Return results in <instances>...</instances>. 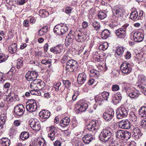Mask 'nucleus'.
<instances>
[{"label": "nucleus", "mask_w": 146, "mask_h": 146, "mask_svg": "<svg viewBox=\"0 0 146 146\" xmlns=\"http://www.w3.org/2000/svg\"><path fill=\"white\" fill-rule=\"evenodd\" d=\"M112 134L110 130L107 128L104 129L99 135L100 140L106 142L109 141H111Z\"/></svg>", "instance_id": "nucleus-1"}, {"label": "nucleus", "mask_w": 146, "mask_h": 146, "mask_svg": "<svg viewBox=\"0 0 146 146\" xmlns=\"http://www.w3.org/2000/svg\"><path fill=\"white\" fill-rule=\"evenodd\" d=\"M89 103L87 101L80 100L76 105V111L77 113L85 111L88 107Z\"/></svg>", "instance_id": "nucleus-2"}, {"label": "nucleus", "mask_w": 146, "mask_h": 146, "mask_svg": "<svg viewBox=\"0 0 146 146\" xmlns=\"http://www.w3.org/2000/svg\"><path fill=\"white\" fill-rule=\"evenodd\" d=\"M129 24L126 23L124 24L121 28L116 30L115 34L118 38H123L126 36V31L129 28Z\"/></svg>", "instance_id": "nucleus-3"}, {"label": "nucleus", "mask_w": 146, "mask_h": 146, "mask_svg": "<svg viewBox=\"0 0 146 146\" xmlns=\"http://www.w3.org/2000/svg\"><path fill=\"white\" fill-rule=\"evenodd\" d=\"M45 84L43 81L40 79L33 81L31 84L30 87L31 89L38 90V89L41 90L45 86Z\"/></svg>", "instance_id": "nucleus-4"}, {"label": "nucleus", "mask_w": 146, "mask_h": 146, "mask_svg": "<svg viewBox=\"0 0 146 146\" xmlns=\"http://www.w3.org/2000/svg\"><path fill=\"white\" fill-rule=\"evenodd\" d=\"M101 122L94 120L91 121L87 126V128L90 131L96 133V130L99 129Z\"/></svg>", "instance_id": "nucleus-5"}, {"label": "nucleus", "mask_w": 146, "mask_h": 146, "mask_svg": "<svg viewBox=\"0 0 146 146\" xmlns=\"http://www.w3.org/2000/svg\"><path fill=\"white\" fill-rule=\"evenodd\" d=\"M78 64L76 61L71 59L67 62L65 69L67 72H72L77 67Z\"/></svg>", "instance_id": "nucleus-6"}, {"label": "nucleus", "mask_w": 146, "mask_h": 146, "mask_svg": "<svg viewBox=\"0 0 146 146\" xmlns=\"http://www.w3.org/2000/svg\"><path fill=\"white\" fill-rule=\"evenodd\" d=\"M26 106L27 110L29 112L35 111L37 108L36 103L35 101L33 99L28 100Z\"/></svg>", "instance_id": "nucleus-7"}, {"label": "nucleus", "mask_w": 146, "mask_h": 146, "mask_svg": "<svg viewBox=\"0 0 146 146\" xmlns=\"http://www.w3.org/2000/svg\"><path fill=\"white\" fill-rule=\"evenodd\" d=\"M127 94L131 98L136 99L139 95V92L133 88H125Z\"/></svg>", "instance_id": "nucleus-8"}, {"label": "nucleus", "mask_w": 146, "mask_h": 146, "mask_svg": "<svg viewBox=\"0 0 146 146\" xmlns=\"http://www.w3.org/2000/svg\"><path fill=\"white\" fill-rule=\"evenodd\" d=\"M132 67L131 64L126 62H124L121 65L120 69L123 73L127 74L131 72Z\"/></svg>", "instance_id": "nucleus-9"}, {"label": "nucleus", "mask_w": 146, "mask_h": 146, "mask_svg": "<svg viewBox=\"0 0 146 146\" xmlns=\"http://www.w3.org/2000/svg\"><path fill=\"white\" fill-rule=\"evenodd\" d=\"M116 113L117 118L121 119L127 116L128 111L125 108L119 107L117 110Z\"/></svg>", "instance_id": "nucleus-10"}, {"label": "nucleus", "mask_w": 146, "mask_h": 146, "mask_svg": "<svg viewBox=\"0 0 146 146\" xmlns=\"http://www.w3.org/2000/svg\"><path fill=\"white\" fill-rule=\"evenodd\" d=\"M114 113V112L113 109H109L103 113V117L106 121H110L113 117Z\"/></svg>", "instance_id": "nucleus-11"}, {"label": "nucleus", "mask_w": 146, "mask_h": 146, "mask_svg": "<svg viewBox=\"0 0 146 146\" xmlns=\"http://www.w3.org/2000/svg\"><path fill=\"white\" fill-rule=\"evenodd\" d=\"M25 110V108L23 105L19 104L14 107V111L16 115L20 116L23 114Z\"/></svg>", "instance_id": "nucleus-12"}, {"label": "nucleus", "mask_w": 146, "mask_h": 146, "mask_svg": "<svg viewBox=\"0 0 146 146\" xmlns=\"http://www.w3.org/2000/svg\"><path fill=\"white\" fill-rule=\"evenodd\" d=\"M132 12L130 15L131 19L134 21L141 19L143 14V11L141 10H136Z\"/></svg>", "instance_id": "nucleus-13"}, {"label": "nucleus", "mask_w": 146, "mask_h": 146, "mask_svg": "<svg viewBox=\"0 0 146 146\" xmlns=\"http://www.w3.org/2000/svg\"><path fill=\"white\" fill-rule=\"evenodd\" d=\"M86 32L87 33L85 34L83 33L79 32L76 37L75 40L76 41L78 42H82L85 40L87 38L86 37V35L87 37H88L90 34V31H87Z\"/></svg>", "instance_id": "nucleus-14"}, {"label": "nucleus", "mask_w": 146, "mask_h": 146, "mask_svg": "<svg viewBox=\"0 0 146 146\" xmlns=\"http://www.w3.org/2000/svg\"><path fill=\"white\" fill-rule=\"evenodd\" d=\"M38 76L37 72L35 71H29L25 75L26 79L28 81L36 80V79Z\"/></svg>", "instance_id": "nucleus-15"}, {"label": "nucleus", "mask_w": 146, "mask_h": 146, "mask_svg": "<svg viewBox=\"0 0 146 146\" xmlns=\"http://www.w3.org/2000/svg\"><path fill=\"white\" fill-rule=\"evenodd\" d=\"M29 124L33 130L35 131H39L40 128V125L37 120L31 119L29 121Z\"/></svg>", "instance_id": "nucleus-16"}, {"label": "nucleus", "mask_w": 146, "mask_h": 146, "mask_svg": "<svg viewBox=\"0 0 146 146\" xmlns=\"http://www.w3.org/2000/svg\"><path fill=\"white\" fill-rule=\"evenodd\" d=\"M144 35L141 32L137 31L133 33V38L135 42H140L142 41L144 38Z\"/></svg>", "instance_id": "nucleus-17"}, {"label": "nucleus", "mask_w": 146, "mask_h": 146, "mask_svg": "<svg viewBox=\"0 0 146 146\" xmlns=\"http://www.w3.org/2000/svg\"><path fill=\"white\" fill-rule=\"evenodd\" d=\"M119 127L123 129H129L131 126V124L128 119L123 120L119 123Z\"/></svg>", "instance_id": "nucleus-18"}, {"label": "nucleus", "mask_w": 146, "mask_h": 146, "mask_svg": "<svg viewBox=\"0 0 146 146\" xmlns=\"http://www.w3.org/2000/svg\"><path fill=\"white\" fill-rule=\"evenodd\" d=\"M129 119L132 121L135 125L137 126L139 123V121L136 113L133 111H131L129 114Z\"/></svg>", "instance_id": "nucleus-19"}, {"label": "nucleus", "mask_w": 146, "mask_h": 146, "mask_svg": "<svg viewBox=\"0 0 146 146\" xmlns=\"http://www.w3.org/2000/svg\"><path fill=\"white\" fill-rule=\"evenodd\" d=\"M122 98V94L120 92H117L116 94L112 95L111 100L112 102L114 104H118Z\"/></svg>", "instance_id": "nucleus-20"}, {"label": "nucleus", "mask_w": 146, "mask_h": 146, "mask_svg": "<svg viewBox=\"0 0 146 146\" xmlns=\"http://www.w3.org/2000/svg\"><path fill=\"white\" fill-rule=\"evenodd\" d=\"M87 79L86 74L84 72L80 73L78 75L77 81L78 83L80 84H82L84 83Z\"/></svg>", "instance_id": "nucleus-21"}, {"label": "nucleus", "mask_w": 146, "mask_h": 146, "mask_svg": "<svg viewBox=\"0 0 146 146\" xmlns=\"http://www.w3.org/2000/svg\"><path fill=\"white\" fill-rule=\"evenodd\" d=\"M50 112L48 110H42L39 113V115L40 117L43 119L48 118L50 116Z\"/></svg>", "instance_id": "nucleus-22"}, {"label": "nucleus", "mask_w": 146, "mask_h": 146, "mask_svg": "<svg viewBox=\"0 0 146 146\" xmlns=\"http://www.w3.org/2000/svg\"><path fill=\"white\" fill-rule=\"evenodd\" d=\"M95 138L94 135L90 133L87 134L84 136L83 140L86 144L89 143Z\"/></svg>", "instance_id": "nucleus-23"}, {"label": "nucleus", "mask_w": 146, "mask_h": 146, "mask_svg": "<svg viewBox=\"0 0 146 146\" xmlns=\"http://www.w3.org/2000/svg\"><path fill=\"white\" fill-rule=\"evenodd\" d=\"M63 47L61 44L56 46L55 47H52L50 49L51 52L55 54L60 53L63 51Z\"/></svg>", "instance_id": "nucleus-24"}, {"label": "nucleus", "mask_w": 146, "mask_h": 146, "mask_svg": "<svg viewBox=\"0 0 146 146\" xmlns=\"http://www.w3.org/2000/svg\"><path fill=\"white\" fill-rule=\"evenodd\" d=\"M70 122V119L68 117H66L60 121V124L61 127H64L68 126Z\"/></svg>", "instance_id": "nucleus-25"}, {"label": "nucleus", "mask_w": 146, "mask_h": 146, "mask_svg": "<svg viewBox=\"0 0 146 146\" xmlns=\"http://www.w3.org/2000/svg\"><path fill=\"white\" fill-rule=\"evenodd\" d=\"M10 143V140L7 137L3 138L0 139V146H9Z\"/></svg>", "instance_id": "nucleus-26"}, {"label": "nucleus", "mask_w": 146, "mask_h": 146, "mask_svg": "<svg viewBox=\"0 0 146 146\" xmlns=\"http://www.w3.org/2000/svg\"><path fill=\"white\" fill-rule=\"evenodd\" d=\"M138 82L144 86L146 85V76L142 74H139L138 76Z\"/></svg>", "instance_id": "nucleus-27"}, {"label": "nucleus", "mask_w": 146, "mask_h": 146, "mask_svg": "<svg viewBox=\"0 0 146 146\" xmlns=\"http://www.w3.org/2000/svg\"><path fill=\"white\" fill-rule=\"evenodd\" d=\"M17 49V45L16 43L11 44L8 47L9 51L12 54L15 53Z\"/></svg>", "instance_id": "nucleus-28"}, {"label": "nucleus", "mask_w": 146, "mask_h": 146, "mask_svg": "<svg viewBox=\"0 0 146 146\" xmlns=\"http://www.w3.org/2000/svg\"><path fill=\"white\" fill-rule=\"evenodd\" d=\"M133 135L136 139H139L141 136L142 133L140 130L138 128H136L133 129Z\"/></svg>", "instance_id": "nucleus-29"}, {"label": "nucleus", "mask_w": 146, "mask_h": 146, "mask_svg": "<svg viewBox=\"0 0 146 146\" xmlns=\"http://www.w3.org/2000/svg\"><path fill=\"white\" fill-rule=\"evenodd\" d=\"M113 16L112 17L117 18L116 17L120 16H122L123 14V12L122 11V10H113Z\"/></svg>", "instance_id": "nucleus-30"}, {"label": "nucleus", "mask_w": 146, "mask_h": 146, "mask_svg": "<svg viewBox=\"0 0 146 146\" xmlns=\"http://www.w3.org/2000/svg\"><path fill=\"white\" fill-rule=\"evenodd\" d=\"M112 17L111 18V23L109 24V26L112 29H113L114 27L117 26L118 24L117 23V18Z\"/></svg>", "instance_id": "nucleus-31"}, {"label": "nucleus", "mask_w": 146, "mask_h": 146, "mask_svg": "<svg viewBox=\"0 0 146 146\" xmlns=\"http://www.w3.org/2000/svg\"><path fill=\"white\" fill-rule=\"evenodd\" d=\"M37 146H45L46 141L43 138H38L36 141Z\"/></svg>", "instance_id": "nucleus-32"}, {"label": "nucleus", "mask_w": 146, "mask_h": 146, "mask_svg": "<svg viewBox=\"0 0 146 146\" xmlns=\"http://www.w3.org/2000/svg\"><path fill=\"white\" fill-rule=\"evenodd\" d=\"M58 133L57 131H54L53 132H50L48 133V137L50 140L53 141L58 136Z\"/></svg>", "instance_id": "nucleus-33"}, {"label": "nucleus", "mask_w": 146, "mask_h": 146, "mask_svg": "<svg viewBox=\"0 0 146 146\" xmlns=\"http://www.w3.org/2000/svg\"><path fill=\"white\" fill-rule=\"evenodd\" d=\"M139 113L140 117H146V107H141L139 111Z\"/></svg>", "instance_id": "nucleus-34"}, {"label": "nucleus", "mask_w": 146, "mask_h": 146, "mask_svg": "<svg viewBox=\"0 0 146 146\" xmlns=\"http://www.w3.org/2000/svg\"><path fill=\"white\" fill-rule=\"evenodd\" d=\"M90 24L96 31H98L100 29V23L96 21H94L90 23Z\"/></svg>", "instance_id": "nucleus-35"}, {"label": "nucleus", "mask_w": 146, "mask_h": 146, "mask_svg": "<svg viewBox=\"0 0 146 146\" xmlns=\"http://www.w3.org/2000/svg\"><path fill=\"white\" fill-rule=\"evenodd\" d=\"M110 34L109 31L107 29L104 30L101 33V36L103 39L107 38L109 36Z\"/></svg>", "instance_id": "nucleus-36"}, {"label": "nucleus", "mask_w": 146, "mask_h": 146, "mask_svg": "<svg viewBox=\"0 0 146 146\" xmlns=\"http://www.w3.org/2000/svg\"><path fill=\"white\" fill-rule=\"evenodd\" d=\"M39 13V15L42 17H46L49 15V12L46 10H40Z\"/></svg>", "instance_id": "nucleus-37"}, {"label": "nucleus", "mask_w": 146, "mask_h": 146, "mask_svg": "<svg viewBox=\"0 0 146 146\" xmlns=\"http://www.w3.org/2000/svg\"><path fill=\"white\" fill-rule=\"evenodd\" d=\"M29 137V134L28 132H23L20 135V138L22 140H25L28 139Z\"/></svg>", "instance_id": "nucleus-38"}, {"label": "nucleus", "mask_w": 146, "mask_h": 146, "mask_svg": "<svg viewBox=\"0 0 146 146\" xmlns=\"http://www.w3.org/2000/svg\"><path fill=\"white\" fill-rule=\"evenodd\" d=\"M122 140H128L131 137V133L127 131H124Z\"/></svg>", "instance_id": "nucleus-39"}, {"label": "nucleus", "mask_w": 146, "mask_h": 146, "mask_svg": "<svg viewBox=\"0 0 146 146\" xmlns=\"http://www.w3.org/2000/svg\"><path fill=\"white\" fill-rule=\"evenodd\" d=\"M60 25H57L55 26L54 29V33H56L57 35H61V32L60 27Z\"/></svg>", "instance_id": "nucleus-40"}, {"label": "nucleus", "mask_w": 146, "mask_h": 146, "mask_svg": "<svg viewBox=\"0 0 146 146\" xmlns=\"http://www.w3.org/2000/svg\"><path fill=\"white\" fill-rule=\"evenodd\" d=\"M124 50V48L122 47H119L117 49L116 51V53L118 56H121L123 54Z\"/></svg>", "instance_id": "nucleus-41"}, {"label": "nucleus", "mask_w": 146, "mask_h": 146, "mask_svg": "<svg viewBox=\"0 0 146 146\" xmlns=\"http://www.w3.org/2000/svg\"><path fill=\"white\" fill-rule=\"evenodd\" d=\"M124 131L121 130H119L117 131L115 135L117 138L120 139H122L123 137V134Z\"/></svg>", "instance_id": "nucleus-42"}, {"label": "nucleus", "mask_w": 146, "mask_h": 146, "mask_svg": "<svg viewBox=\"0 0 146 146\" xmlns=\"http://www.w3.org/2000/svg\"><path fill=\"white\" fill-rule=\"evenodd\" d=\"M60 31L61 32V35H63L65 34L68 30V27L65 25H64L63 24L60 25Z\"/></svg>", "instance_id": "nucleus-43"}, {"label": "nucleus", "mask_w": 146, "mask_h": 146, "mask_svg": "<svg viewBox=\"0 0 146 146\" xmlns=\"http://www.w3.org/2000/svg\"><path fill=\"white\" fill-rule=\"evenodd\" d=\"M70 57L66 54H65L63 56L61 60V62L64 63L65 62H68V60H70Z\"/></svg>", "instance_id": "nucleus-44"}, {"label": "nucleus", "mask_w": 146, "mask_h": 146, "mask_svg": "<svg viewBox=\"0 0 146 146\" xmlns=\"http://www.w3.org/2000/svg\"><path fill=\"white\" fill-rule=\"evenodd\" d=\"M68 38L72 39L73 40L74 39H75L76 37V33L72 31H70L68 34Z\"/></svg>", "instance_id": "nucleus-45"}, {"label": "nucleus", "mask_w": 146, "mask_h": 146, "mask_svg": "<svg viewBox=\"0 0 146 146\" xmlns=\"http://www.w3.org/2000/svg\"><path fill=\"white\" fill-rule=\"evenodd\" d=\"M102 96L104 100H107L109 96V93L107 92H104L101 93Z\"/></svg>", "instance_id": "nucleus-46"}, {"label": "nucleus", "mask_w": 146, "mask_h": 146, "mask_svg": "<svg viewBox=\"0 0 146 146\" xmlns=\"http://www.w3.org/2000/svg\"><path fill=\"white\" fill-rule=\"evenodd\" d=\"M41 63L45 65H48V67H50L51 63L50 59L48 60H43L41 61Z\"/></svg>", "instance_id": "nucleus-47"}, {"label": "nucleus", "mask_w": 146, "mask_h": 146, "mask_svg": "<svg viewBox=\"0 0 146 146\" xmlns=\"http://www.w3.org/2000/svg\"><path fill=\"white\" fill-rule=\"evenodd\" d=\"M98 16L99 18L102 19H104L106 17V14L104 12L101 11L99 13Z\"/></svg>", "instance_id": "nucleus-48"}, {"label": "nucleus", "mask_w": 146, "mask_h": 146, "mask_svg": "<svg viewBox=\"0 0 146 146\" xmlns=\"http://www.w3.org/2000/svg\"><path fill=\"white\" fill-rule=\"evenodd\" d=\"M63 83L65 87L68 88L70 87L71 85V82L69 80H64L63 81Z\"/></svg>", "instance_id": "nucleus-49"}, {"label": "nucleus", "mask_w": 146, "mask_h": 146, "mask_svg": "<svg viewBox=\"0 0 146 146\" xmlns=\"http://www.w3.org/2000/svg\"><path fill=\"white\" fill-rule=\"evenodd\" d=\"M61 83L58 82L56 83H54L53 85V87L55 88V91H59V87L60 86Z\"/></svg>", "instance_id": "nucleus-50"}, {"label": "nucleus", "mask_w": 146, "mask_h": 146, "mask_svg": "<svg viewBox=\"0 0 146 146\" xmlns=\"http://www.w3.org/2000/svg\"><path fill=\"white\" fill-rule=\"evenodd\" d=\"M137 86L142 93L146 96V88L141 84Z\"/></svg>", "instance_id": "nucleus-51"}, {"label": "nucleus", "mask_w": 146, "mask_h": 146, "mask_svg": "<svg viewBox=\"0 0 146 146\" xmlns=\"http://www.w3.org/2000/svg\"><path fill=\"white\" fill-rule=\"evenodd\" d=\"M73 40L72 39L70 38H68V36H67L65 41V45L67 46H69L72 42Z\"/></svg>", "instance_id": "nucleus-52"}, {"label": "nucleus", "mask_w": 146, "mask_h": 146, "mask_svg": "<svg viewBox=\"0 0 146 146\" xmlns=\"http://www.w3.org/2000/svg\"><path fill=\"white\" fill-rule=\"evenodd\" d=\"M7 58V56H5L3 54H0V63L5 61Z\"/></svg>", "instance_id": "nucleus-53"}, {"label": "nucleus", "mask_w": 146, "mask_h": 146, "mask_svg": "<svg viewBox=\"0 0 146 146\" xmlns=\"http://www.w3.org/2000/svg\"><path fill=\"white\" fill-rule=\"evenodd\" d=\"M13 97L9 94L5 97L4 98V100L7 102H9L13 101Z\"/></svg>", "instance_id": "nucleus-54"}, {"label": "nucleus", "mask_w": 146, "mask_h": 146, "mask_svg": "<svg viewBox=\"0 0 146 146\" xmlns=\"http://www.w3.org/2000/svg\"><path fill=\"white\" fill-rule=\"evenodd\" d=\"M95 100L96 102H97V101L102 102L104 100L102 97V96L101 93L96 96Z\"/></svg>", "instance_id": "nucleus-55"}, {"label": "nucleus", "mask_w": 146, "mask_h": 146, "mask_svg": "<svg viewBox=\"0 0 146 146\" xmlns=\"http://www.w3.org/2000/svg\"><path fill=\"white\" fill-rule=\"evenodd\" d=\"M22 62V60L20 59L18 60L17 64V68L19 69L21 66H22L23 65Z\"/></svg>", "instance_id": "nucleus-56"}, {"label": "nucleus", "mask_w": 146, "mask_h": 146, "mask_svg": "<svg viewBox=\"0 0 146 146\" xmlns=\"http://www.w3.org/2000/svg\"><path fill=\"white\" fill-rule=\"evenodd\" d=\"M90 73L95 77H96L99 74V72L94 69H92L90 71Z\"/></svg>", "instance_id": "nucleus-57"}, {"label": "nucleus", "mask_w": 146, "mask_h": 146, "mask_svg": "<svg viewBox=\"0 0 146 146\" xmlns=\"http://www.w3.org/2000/svg\"><path fill=\"white\" fill-rule=\"evenodd\" d=\"M108 46V44L107 42L104 43L102 45L100 46L102 47V48L103 50L107 49Z\"/></svg>", "instance_id": "nucleus-58"}, {"label": "nucleus", "mask_w": 146, "mask_h": 146, "mask_svg": "<svg viewBox=\"0 0 146 146\" xmlns=\"http://www.w3.org/2000/svg\"><path fill=\"white\" fill-rule=\"evenodd\" d=\"M120 88L118 85H113L112 87V90L113 91H117L119 90Z\"/></svg>", "instance_id": "nucleus-59"}, {"label": "nucleus", "mask_w": 146, "mask_h": 146, "mask_svg": "<svg viewBox=\"0 0 146 146\" xmlns=\"http://www.w3.org/2000/svg\"><path fill=\"white\" fill-rule=\"evenodd\" d=\"M6 117L4 114H2L0 115V120L3 122V124H5Z\"/></svg>", "instance_id": "nucleus-60"}, {"label": "nucleus", "mask_w": 146, "mask_h": 146, "mask_svg": "<svg viewBox=\"0 0 146 146\" xmlns=\"http://www.w3.org/2000/svg\"><path fill=\"white\" fill-rule=\"evenodd\" d=\"M141 126L142 128H146V118L142 120L141 122Z\"/></svg>", "instance_id": "nucleus-61"}, {"label": "nucleus", "mask_w": 146, "mask_h": 146, "mask_svg": "<svg viewBox=\"0 0 146 146\" xmlns=\"http://www.w3.org/2000/svg\"><path fill=\"white\" fill-rule=\"evenodd\" d=\"M82 26L83 29H86L88 26V23L86 21H84L82 23Z\"/></svg>", "instance_id": "nucleus-62"}, {"label": "nucleus", "mask_w": 146, "mask_h": 146, "mask_svg": "<svg viewBox=\"0 0 146 146\" xmlns=\"http://www.w3.org/2000/svg\"><path fill=\"white\" fill-rule=\"evenodd\" d=\"M131 56V54L129 52L127 51L125 56V58L127 59H129Z\"/></svg>", "instance_id": "nucleus-63"}, {"label": "nucleus", "mask_w": 146, "mask_h": 146, "mask_svg": "<svg viewBox=\"0 0 146 146\" xmlns=\"http://www.w3.org/2000/svg\"><path fill=\"white\" fill-rule=\"evenodd\" d=\"M54 146H61V143L59 140H57L54 143Z\"/></svg>", "instance_id": "nucleus-64"}]
</instances>
